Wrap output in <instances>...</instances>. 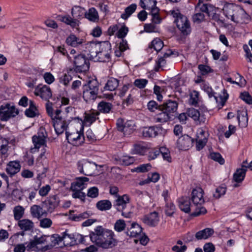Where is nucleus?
<instances>
[{
    "instance_id": "nucleus-22",
    "label": "nucleus",
    "mask_w": 252,
    "mask_h": 252,
    "mask_svg": "<svg viewBox=\"0 0 252 252\" xmlns=\"http://www.w3.org/2000/svg\"><path fill=\"white\" fill-rule=\"evenodd\" d=\"M142 232V228L141 226L136 222H133L126 234L131 237H138L141 236Z\"/></svg>"
},
{
    "instance_id": "nucleus-14",
    "label": "nucleus",
    "mask_w": 252,
    "mask_h": 252,
    "mask_svg": "<svg viewBox=\"0 0 252 252\" xmlns=\"http://www.w3.org/2000/svg\"><path fill=\"white\" fill-rule=\"evenodd\" d=\"M164 129L160 126L145 127L143 128L142 135L145 137H156L162 134Z\"/></svg>"
},
{
    "instance_id": "nucleus-23",
    "label": "nucleus",
    "mask_w": 252,
    "mask_h": 252,
    "mask_svg": "<svg viewBox=\"0 0 252 252\" xmlns=\"http://www.w3.org/2000/svg\"><path fill=\"white\" fill-rule=\"evenodd\" d=\"M205 134V131L203 129H201L199 132L197 133L196 138V148L198 151L202 149L207 142V138Z\"/></svg>"
},
{
    "instance_id": "nucleus-58",
    "label": "nucleus",
    "mask_w": 252,
    "mask_h": 252,
    "mask_svg": "<svg viewBox=\"0 0 252 252\" xmlns=\"http://www.w3.org/2000/svg\"><path fill=\"white\" fill-rule=\"evenodd\" d=\"M160 155H161L162 158L168 162L171 161V158L170 156V152L168 149L164 147H160Z\"/></svg>"
},
{
    "instance_id": "nucleus-4",
    "label": "nucleus",
    "mask_w": 252,
    "mask_h": 252,
    "mask_svg": "<svg viewBox=\"0 0 252 252\" xmlns=\"http://www.w3.org/2000/svg\"><path fill=\"white\" fill-rule=\"evenodd\" d=\"M99 84L96 79L89 80L83 86V98L86 102L94 100L97 97Z\"/></svg>"
},
{
    "instance_id": "nucleus-43",
    "label": "nucleus",
    "mask_w": 252,
    "mask_h": 252,
    "mask_svg": "<svg viewBox=\"0 0 252 252\" xmlns=\"http://www.w3.org/2000/svg\"><path fill=\"white\" fill-rule=\"evenodd\" d=\"M237 119L239 124H241L242 126H246L248 121L247 111H238Z\"/></svg>"
},
{
    "instance_id": "nucleus-16",
    "label": "nucleus",
    "mask_w": 252,
    "mask_h": 252,
    "mask_svg": "<svg viewBox=\"0 0 252 252\" xmlns=\"http://www.w3.org/2000/svg\"><path fill=\"white\" fill-rule=\"evenodd\" d=\"M34 94L40 96L42 99L47 100L51 97L52 92L49 87L46 85L40 87L38 85L35 89Z\"/></svg>"
},
{
    "instance_id": "nucleus-46",
    "label": "nucleus",
    "mask_w": 252,
    "mask_h": 252,
    "mask_svg": "<svg viewBox=\"0 0 252 252\" xmlns=\"http://www.w3.org/2000/svg\"><path fill=\"white\" fill-rule=\"evenodd\" d=\"M134 161L135 158L134 157L127 155L123 156L119 159L120 163L125 166H128L133 163Z\"/></svg>"
},
{
    "instance_id": "nucleus-6",
    "label": "nucleus",
    "mask_w": 252,
    "mask_h": 252,
    "mask_svg": "<svg viewBox=\"0 0 252 252\" xmlns=\"http://www.w3.org/2000/svg\"><path fill=\"white\" fill-rule=\"evenodd\" d=\"M98 47V58L99 62H105L110 59L111 45L108 41L97 43Z\"/></svg>"
},
{
    "instance_id": "nucleus-26",
    "label": "nucleus",
    "mask_w": 252,
    "mask_h": 252,
    "mask_svg": "<svg viewBox=\"0 0 252 252\" xmlns=\"http://www.w3.org/2000/svg\"><path fill=\"white\" fill-rule=\"evenodd\" d=\"M135 127V123L133 121H127L124 126L121 127L120 131L123 132L125 136H128L133 132Z\"/></svg>"
},
{
    "instance_id": "nucleus-20",
    "label": "nucleus",
    "mask_w": 252,
    "mask_h": 252,
    "mask_svg": "<svg viewBox=\"0 0 252 252\" xmlns=\"http://www.w3.org/2000/svg\"><path fill=\"white\" fill-rule=\"evenodd\" d=\"M97 43L94 42H90L85 44V49L84 51L86 52L90 58H98V47Z\"/></svg>"
},
{
    "instance_id": "nucleus-50",
    "label": "nucleus",
    "mask_w": 252,
    "mask_h": 252,
    "mask_svg": "<svg viewBox=\"0 0 252 252\" xmlns=\"http://www.w3.org/2000/svg\"><path fill=\"white\" fill-rule=\"evenodd\" d=\"M99 114V112L98 111H93L89 114H86L85 117V121L86 123H89L90 124H92L94 122L96 119V117Z\"/></svg>"
},
{
    "instance_id": "nucleus-60",
    "label": "nucleus",
    "mask_w": 252,
    "mask_h": 252,
    "mask_svg": "<svg viewBox=\"0 0 252 252\" xmlns=\"http://www.w3.org/2000/svg\"><path fill=\"white\" fill-rule=\"evenodd\" d=\"M210 158L218 162L220 164L224 163V159L222 158L221 155L219 153H212L210 155Z\"/></svg>"
},
{
    "instance_id": "nucleus-59",
    "label": "nucleus",
    "mask_w": 252,
    "mask_h": 252,
    "mask_svg": "<svg viewBox=\"0 0 252 252\" xmlns=\"http://www.w3.org/2000/svg\"><path fill=\"white\" fill-rule=\"evenodd\" d=\"M199 92L196 91H193L190 94V102L192 105L196 106L198 103Z\"/></svg>"
},
{
    "instance_id": "nucleus-21",
    "label": "nucleus",
    "mask_w": 252,
    "mask_h": 252,
    "mask_svg": "<svg viewBox=\"0 0 252 252\" xmlns=\"http://www.w3.org/2000/svg\"><path fill=\"white\" fill-rule=\"evenodd\" d=\"M89 181V179L85 177L77 178L76 181L71 183L70 190H83L86 188V182Z\"/></svg>"
},
{
    "instance_id": "nucleus-51",
    "label": "nucleus",
    "mask_w": 252,
    "mask_h": 252,
    "mask_svg": "<svg viewBox=\"0 0 252 252\" xmlns=\"http://www.w3.org/2000/svg\"><path fill=\"white\" fill-rule=\"evenodd\" d=\"M226 191V188L225 185L219 186L216 189L215 192L213 194V196L216 199L220 198L221 196L224 195Z\"/></svg>"
},
{
    "instance_id": "nucleus-40",
    "label": "nucleus",
    "mask_w": 252,
    "mask_h": 252,
    "mask_svg": "<svg viewBox=\"0 0 252 252\" xmlns=\"http://www.w3.org/2000/svg\"><path fill=\"white\" fill-rule=\"evenodd\" d=\"M247 169L245 168L237 169L233 175V179L237 183L242 182L245 177Z\"/></svg>"
},
{
    "instance_id": "nucleus-63",
    "label": "nucleus",
    "mask_w": 252,
    "mask_h": 252,
    "mask_svg": "<svg viewBox=\"0 0 252 252\" xmlns=\"http://www.w3.org/2000/svg\"><path fill=\"white\" fill-rule=\"evenodd\" d=\"M128 32V28L124 25L118 30L117 36L119 38H124L127 34Z\"/></svg>"
},
{
    "instance_id": "nucleus-11",
    "label": "nucleus",
    "mask_w": 252,
    "mask_h": 252,
    "mask_svg": "<svg viewBox=\"0 0 252 252\" xmlns=\"http://www.w3.org/2000/svg\"><path fill=\"white\" fill-rule=\"evenodd\" d=\"M66 138L68 142L75 146H79L83 143L85 140L84 135L78 131L74 132L69 133L66 131Z\"/></svg>"
},
{
    "instance_id": "nucleus-5",
    "label": "nucleus",
    "mask_w": 252,
    "mask_h": 252,
    "mask_svg": "<svg viewBox=\"0 0 252 252\" xmlns=\"http://www.w3.org/2000/svg\"><path fill=\"white\" fill-rule=\"evenodd\" d=\"M19 114V111L15 106L9 103L0 106V120L7 121L11 118L14 117Z\"/></svg>"
},
{
    "instance_id": "nucleus-38",
    "label": "nucleus",
    "mask_w": 252,
    "mask_h": 252,
    "mask_svg": "<svg viewBox=\"0 0 252 252\" xmlns=\"http://www.w3.org/2000/svg\"><path fill=\"white\" fill-rule=\"evenodd\" d=\"M85 14V9L80 6H75L71 9L72 16L75 19L79 20L80 18L83 17Z\"/></svg>"
},
{
    "instance_id": "nucleus-49",
    "label": "nucleus",
    "mask_w": 252,
    "mask_h": 252,
    "mask_svg": "<svg viewBox=\"0 0 252 252\" xmlns=\"http://www.w3.org/2000/svg\"><path fill=\"white\" fill-rule=\"evenodd\" d=\"M126 226V224L125 221L120 219L117 220L115 223L114 228L117 232H121L125 229Z\"/></svg>"
},
{
    "instance_id": "nucleus-42",
    "label": "nucleus",
    "mask_w": 252,
    "mask_h": 252,
    "mask_svg": "<svg viewBox=\"0 0 252 252\" xmlns=\"http://www.w3.org/2000/svg\"><path fill=\"white\" fill-rule=\"evenodd\" d=\"M31 213L34 218L39 219L45 212H43V208L39 205H34L31 208Z\"/></svg>"
},
{
    "instance_id": "nucleus-8",
    "label": "nucleus",
    "mask_w": 252,
    "mask_h": 252,
    "mask_svg": "<svg viewBox=\"0 0 252 252\" xmlns=\"http://www.w3.org/2000/svg\"><path fill=\"white\" fill-rule=\"evenodd\" d=\"M201 89L204 91L208 94L209 97H214L216 102L218 103V107L219 108H222L225 103L226 100L228 97V94L226 93V91L223 90V96L220 95L219 97H218L215 94L216 93L213 92L212 88L209 86L208 84L203 83L201 85Z\"/></svg>"
},
{
    "instance_id": "nucleus-54",
    "label": "nucleus",
    "mask_w": 252,
    "mask_h": 252,
    "mask_svg": "<svg viewBox=\"0 0 252 252\" xmlns=\"http://www.w3.org/2000/svg\"><path fill=\"white\" fill-rule=\"evenodd\" d=\"M89 217V214L87 212H83L79 214L73 215L70 216L71 220L79 221L85 219H87Z\"/></svg>"
},
{
    "instance_id": "nucleus-31",
    "label": "nucleus",
    "mask_w": 252,
    "mask_h": 252,
    "mask_svg": "<svg viewBox=\"0 0 252 252\" xmlns=\"http://www.w3.org/2000/svg\"><path fill=\"white\" fill-rule=\"evenodd\" d=\"M46 136L43 132L38 133V135H34L32 138V142L35 148H39L41 146L45 144Z\"/></svg>"
},
{
    "instance_id": "nucleus-32",
    "label": "nucleus",
    "mask_w": 252,
    "mask_h": 252,
    "mask_svg": "<svg viewBox=\"0 0 252 252\" xmlns=\"http://www.w3.org/2000/svg\"><path fill=\"white\" fill-rule=\"evenodd\" d=\"M61 20L72 28L78 29L79 21L75 19L73 17L71 18L69 15L62 16Z\"/></svg>"
},
{
    "instance_id": "nucleus-9",
    "label": "nucleus",
    "mask_w": 252,
    "mask_h": 252,
    "mask_svg": "<svg viewBox=\"0 0 252 252\" xmlns=\"http://www.w3.org/2000/svg\"><path fill=\"white\" fill-rule=\"evenodd\" d=\"M73 63L75 70L77 72L88 71L90 67L89 61L83 54H79L74 57Z\"/></svg>"
},
{
    "instance_id": "nucleus-19",
    "label": "nucleus",
    "mask_w": 252,
    "mask_h": 252,
    "mask_svg": "<svg viewBox=\"0 0 252 252\" xmlns=\"http://www.w3.org/2000/svg\"><path fill=\"white\" fill-rule=\"evenodd\" d=\"M189 117L192 118L194 121L198 122L199 124L204 123L206 118L204 114L193 108H189L187 112Z\"/></svg>"
},
{
    "instance_id": "nucleus-64",
    "label": "nucleus",
    "mask_w": 252,
    "mask_h": 252,
    "mask_svg": "<svg viewBox=\"0 0 252 252\" xmlns=\"http://www.w3.org/2000/svg\"><path fill=\"white\" fill-rule=\"evenodd\" d=\"M241 98L248 104H252V97L248 92H244L241 94Z\"/></svg>"
},
{
    "instance_id": "nucleus-34",
    "label": "nucleus",
    "mask_w": 252,
    "mask_h": 252,
    "mask_svg": "<svg viewBox=\"0 0 252 252\" xmlns=\"http://www.w3.org/2000/svg\"><path fill=\"white\" fill-rule=\"evenodd\" d=\"M83 39L77 37L74 34L70 35L66 39L67 44L72 47H77L83 44Z\"/></svg>"
},
{
    "instance_id": "nucleus-35",
    "label": "nucleus",
    "mask_w": 252,
    "mask_h": 252,
    "mask_svg": "<svg viewBox=\"0 0 252 252\" xmlns=\"http://www.w3.org/2000/svg\"><path fill=\"white\" fill-rule=\"evenodd\" d=\"M85 16L89 20L94 22H97L99 19L98 12L94 7L90 8L88 12H85Z\"/></svg>"
},
{
    "instance_id": "nucleus-7",
    "label": "nucleus",
    "mask_w": 252,
    "mask_h": 252,
    "mask_svg": "<svg viewBox=\"0 0 252 252\" xmlns=\"http://www.w3.org/2000/svg\"><path fill=\"white\" fill-rule=\"evenodd\" d=\"M78 170L80 173L86 176H93L95 174L97 165L93 162L86 160L79 161L77 163Z\"/></svg>"
},
{
    "instance_id": "nucleus-62",
    "label": "nucleus",
    "mask_w": 252,
    "mask_h": 252,
    "mask_svg": "<svg viewBox=\"0 0 252 252\" xmlns=\"http://www.w3.org/2000/svg\"><path fill=\"white\" fill-rule=\"evenodd\" d=\"M148 80L146 79H137L134 82V85L139 89H143L148 83Z\"/></svg>"
},
{
    "instance_id": "nucleus-56",
    "label": "nucleus",
    "mask_w": 252,
    "mask_h": 252,
    "mask_svg": "<svg viewBox=\"0 0 252 252\" xmlns=\"http://www.w3.org/2000/svg\"><path fill=\"white\" fill-rule=\"evenodd\" d=\"M152 167L150 163L141 164L134 169V171L138 173H144L149 171Z\"/></svg>"
},
{
    "instance_id": "nucleus-25",
    "label": "nucleus",
    "mask_w": 252,
    "mask_h": 252,
    "mask_svg": "<svg viewBox=\"0 0 252 252\" xmlns=\"http://www.w3.org/2000/svg\"><path fill=\"white\" fill-rule=\"evenodd\" d=\"M21 165L18 161H12L7 165L6 172L11 176L15 175L20 171Z\"/></svg>"
},
{
    "instance_id": "nucleus-12",
    "label": "nucleus",
    "mask_w": 252,
    "mask_h": 252,
    "mask_svg": "<svg viewBox=\"0 0 252 252\" xmlns=\"http://www.w3.org/2000/svg\"><path fill=\"white\" fill-rule=\"evenodd\" d=\"M178 103L175 100L168 99L161 104V111H165L172 117L176 115Z\"/></svg>"
},
{
    "instance_id": "nucleus-41",
    "label": "nucleus",
    "mask_w": 252,
    "mask_h": 252,
    "mask_svg": "<svg viewBox=\"0 0 252 252\" xmlns=\"http://www.w3.org/2000/svg\"><path fill=\"white\" fill-rule=\"evenodd\" d=\"M72 237H74L73 240L70 242V246L85 244L86 243L85 238L87 237V236H83L77 233H73Z\"/></svg>"
},
{
    "instance_id": "nucleus-29",
    "label": "nucleus",
    "mask_w": 252,
    "mask_h": 252,
    "mask_svg": "<svg viewBox=\"0 0 252 252\" xmlns=\"http://www.w3.org/2000/svg\"><path fill=\"white\" fill-rule=\"evenodd\" d=\"M160 111L154 117L156 123H164L172 120V117L170 116V114H168L165 111Z\"/></svg>"
},
{
    "instance_id": "nucleus-24",
    "label": "nucleus",
    "mask_w": 252,
    "mask_h": 252,
    "mask_svg": "<svg viewBox=\"0 0 252 252\" xmlns=\"http://www.w3.org/2000/svg\"><path fill=\"white\" fill-rule=\"evenodd\" d=\"M199 7L200 10L206 13L209 17H211L215 11H216V7L212 4L210 3H201L200 1L198 3L196 8Z\"/></svg>"
},
{
    "instance_id": "nucleus-55",
    "label": "nucleus",
    "mask_w": 252,
    "mask_h": 252,
    "mask_svg": "<svg viewBox=\"0 0 252 252\" xmlns=\"http://www.w3.org/2000/svg\"><path fill=\"white\" fill-rule=\"evenodd\" d=\"M175 210V206L172 202H166L165 212L166 215L168 216H172L174 213Z\"/></svg>"
},
{
    "instance_id": "nucleus-37",
    "label": "nucleus",
    "mask_w": 252,
    "mask_h": 252,
    "mask_svg": "<svg viewBox=\"0 0 252 252\" xmlns=\"http://www.w3.org/2000/svg\"><path fill=\"white\" fill-rule=\"evenodd\" d=\"M163 46V41L160 38H156L149 45L147 50H148L153 48L157 52H158L162 49Z\"/></svg>"
},
{
    "instance_id": "nucleus-53",
    "label": "nucleus",
    "mask_w": 252,
    "mask_h": 252,
    "mask_svg": "<svg viewBox=\"0 0 252 252\" xmlns=\"http://www.w3.org/2000/svg\"><path fill=\"white\" fill-rule=\"evenodd\" d=\"M73 193L72 194V196L74 198H79L83 202H85V197L86 194L84 192H83L82 190H71Z\"/></svg>"
},
{
    "instance_id": "nucleus-52",
    "label": "nucleus",
    "mask_w": 252,
    "mask_h": 252,
    "mask_svg": "<svg viewBox=\"0 0 252 252\" xmlns=\"http://www.w3.org/2000/svg\"><path fill=\"white\" fill-rule=\"evenodd\" d=\"M1 142L2 144L0 146V154L1 156L5 158L7 156L8 141L7 139L3 138L1 139Z\"/></svg>"
},
{
    "instance_id": "nucleus-47",
    "label": "nucleus",
    "mask_w": 252,
    "mask_h": 252,
    "mask_svg": "<svg viewBox=\"0 0 252 252\" xmlns=\"http://www.w3.org/2000/svg\"><path fill=\"white\" fill-rule=\"evenodd\" d=\"M24 208L21 206H15L13 210L14 219L19 220L23 217L24 214Z\"/></svg>"
},
{
    "instance_id": "nucleus-18",
    "label": "nucleus",
    "mask_w": 252,
    "mask_h": 252,
    "mask_svg": "<svg viewBox=\"0 0 252 252\" xmlns=\"http://www.w3.org/2000/svg\"><path fill=\"white\" fill-rule=\"evenodd\" d=\"M191 200L195 205L203 204L204 202L203 189L200 188L194 189L191 192Z\"/></svg>"
},
{
    "instance_id": "nucleus-48",
    "label": "nucleus",
    "mask_w": 252,
    "mask_h": 252,
    "mask_svg": "<svg viewBox=\"0 0 252 252\" xmlns=\"http://www.w3.org/2000/svg\"><path fill=\"white\" fill-rule=\"evenodd\" d=\"M157 4L156 0H140V5L145 9H150V8L155 6Z\"/></svg>"
},
{
    "instance_id": "nucleus-1",
    "label": "nucleus",
    "mask_w": 252,
    "mask_h": 252,
    "mask_svg": "<svg viewBox=\"0 0 252 252\" xmlns=\"http://www.w3.org/2000/svg\"><path fill=\"white\" fill-rule=\"evenodd\" d=\"M90 238L93 243L103 249H112L117 246L119 242L112 230L100 225L96 226L94 231L90 232Z\"/></svg>"
},
{
    "instance_id": "nucleus-17",
    "label": "nucleus",
    "mask_w": 252,
    "mask_h": 252,
    "mask_svg": "<svg viewBox=\"0 0 252 252\" xmlns=\"http://www.w3.org/2000/svg\"><path fill=\"white\" fill-rule=\"evenodd\" d=\"M142 221L149 226H156L159 221L158 213L156 211H154L148 215H145L142 218Z\"/></svg>"
},
{
    "instance_id": "nucleus-45",
    "label": "nucleus",
    "mask_w": 252,
    "mask_h": 252,
    "mask_svg": "<svg viewBox=\"0 0 252 252\" xmlns=\"http://www.w3.org/2000/svg\"><path fill=\"white\" fill-rule=\"evenodd\" d=\"M112 108V105L109 102L102 101L98 104V110L103 113H108Z\"/></svg>"
},
{
    "instance_id": "nucleus-57",
    "label": "nucleus",
    "mask_w": 252,
    "mask_h": 252,
    "mask_svg": "<svg viewBox=\"0 0 252 252\" xmlns=\"http://www.w3.org/2000/svg\"><path fill=\"white\" fill-rule=\"evenodd\" d=\"M73 234H69L67 233V231L66 230L63 234V240L65 245L70 246V242L73 240V237L72 236Z\"/></svg>"
},
{
    "instance_id": "nucleus-61",
    "label": "nucleus",
    "mask_w": 252,
    "mask_h": 252,
    "mask_svg": "<svg viewBox=\"0 0 252 252\" xmlns=\"http://www.w3.org/2000/svg\"><path fill=\"white\" fill-rule=\"evenodd\" d=\"M161 104L158 105L155 101L151 100L147 104L148 109L151 112H154L156 110L161 111L160 106Z\"/></svg>"
},
{
    "instance_id": "nucleus-2",
    "label": "nucleus",
    "mask_w": 252,
    "mask_h": 252,
    "mask_svg": "<svg viewBox=\"0 0 252 252\" xmlns=\"http://www.w3.org/2000/svg\"><path fill=\"white\" fill-rule=\"evenodd\" d=\"M222 10L228 19L236 23H247L250 21V16L241 7L233 3H226Z\"/></svg>"
},
{
    "instance_id": "nucleus-27",
    "label": "nucleus",
    "mask_w": 252,
    "mask_h": 252,
    "mask_svg": "<svg viewBox=\"0 0 252 252\" xmlns=\"http://www.w3.org/2000/svg\"><path fill=\"white\" fill-rule=\"evenodd\" d=\"M179 207L183 212L189 213L190 211V202L188 197H182L179 199Z\"/></svg>"
},
{
    "instance_id": "nucleus-28",
    "label": "nucleus",
    "mask_w": 252,
    "mask_h": 252,
    "mask_svg": "<svg viewBox=\"0 0 252 252\" xmlns=\"http://www.w3.org/2000/svg\"><path fill=\"white\" fill-rule=\"evenodd\" d=\"M214 232V231L213 229L206 228L196 232L195 235V237L198 240L206 239L211 236L213 234Z\"/></svg>"
},
{
    "instance_id": "nucleus-10",
    "label": "nucleus",
    "mask_w": 252,
    "mask_h": 252,
    "mask_svg": "<svg viewBox=\"0 0 252 252\" xmlns=\"http://www.w3.org/2000/svg\"><path fill=\"white\" fill-rule=\"evenodd\" d=\"M117 197L118 198L116 200V206H118L117 210L122 211L123 216L126 218L129 217L130 212L125 211L127 204L129 202V197L127 194H124L122 196L119 195Z\"/></svg>"
},
{
    "instance_id": "nucleus-33",
    "label": "nucleus",
    "mask_w": 252,
    "mask_h": 252,
    "mask_svg": "<svg viewBox=\"0 0 252 252\" xmlns=\"http://www.w3.org/2000/svg\"><path fill=\"white\" fill-rule=\"evenodd\" d=\"M59 198L56 195L50 196L47 201V204H48V211L52 212L59 204Z\"/></svg>"
},
{
    "instance_id": "nucleus-3",
    "label": "nucleus",
    "mask_w": 252,
    "mask_h": 252,
    "mask_svg": "<svg viewBox=\"0 0 252 252\" xmlns=\"http://www.w3.org/2000/svg\"><path fill=\"white\" fill-rule=\"evenodd\" d=\"M170 14L175 18L174 23L184 36L189 35L191 31L189 21L188 18L181 14L179 10H173L170 11Z\"/></svg>"
},
{
    "instance_id": "nucleus-13",
    "label": "nucleus",
    "mask_w": 252,
    "mask_h": 252,
    "mask_svg": "<svg viewBox=\"0 0 252 252\" xmlns=\"http://www.w3.org/2000/svg\"><path fill=\"white\" fill-rule=\"evenodd\" d=\"M194 140L188 135L179 137L177 141V147L180 150H187L192 146Z\"/></svg>"
},
{
    "instance_id": "nucleus-30",
    "label": "nucleus",
    "mask_w": 252,
    "mask_h": 252,
    "mask_svg": "<svg viewBox=\"0 0 252 252\" xmlns=\"http://www.w3.org/2000/svg\"><path fill=\"white\" fill-rule=\"evenodd\" d=\"M18 225L21 230L24 231H31L34 227L33 222L28 219L19 220Z\"/></svg>"
},
{
    "instance_id": "nucleus-36",
    "label": "nucleus",
    "mask_w": 252,
    "mask_h": 252,
    "mask_svg": "<svg viewBox=\"0 0 252 252\" xmlns=\"http://www.w3.org/2000/svg\"><path fill=\"white\" fill-rule=\"evenodd\" d=\"M119 81L114 78H110L105 84L104 89L105 90L113 91L115 90L119 86Z\"/></svg>"
},
{
    "instance_id": "nucleus-39",
    "label": "nucleus",
    "mask_w": 252,
    "mask_h": 252,
    "mask_svg": "<svg viewBox=\"0 0 252 252\" xmlns=\"http://www.w3.org/2000/svg\"><path fill=\"white\" fill-rule=\"evenodd\" d=\"M96 207L101 211L109 210L112 207V204L108 200H102L96 203Z\"/></svg>"
},
{
    "instance_id": "nucleus-15",
    "label": "nucleus",
    "mask_w": 252,
    "mask_h": 252,
    "mask_svg": "<svg viewBox=\"0 0 252 252\" xmlns=\"http://www.w3.org/2000/svg\"><path fill=\"white\" fill-rule=\"evenodd\" d=\"M52 122L56 133L60 135L66 130L70 121L64 119H57Z\"/></svg>"
},
{
    "instance_id": "nucleus-44",
    "label": "nucleus",
    "mask_w": 252,
    "mask_h": 252,
    "mask_svg": "<svg viewBox=\"0 0 252 252\" xmlns=\"http://www.w3.org/2000/svg\"><path fill=\"white\" fill-rule=\"evenodd\" d=\"M137 8V5L135 3H132L126 7L125 9V12L123 13L121 17L125 20H126L133 13L135 12Z\"/></svg>"
}]
</instances>
